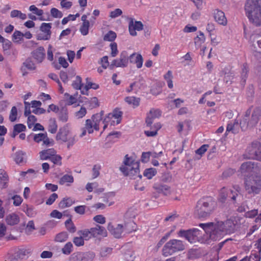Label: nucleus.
Segmentation results:
<instances>
[{
	"instance_id": "6e6d98bb",
	"label": "nucleus",
	"mask_w": 261,
	"mask_h": 261,
	"mask_svg": "<svg viewBox=\"0 0 261 261\" xmlns=\"http://www.w3.org/2000/svg\"><path fill=\"white\" fill-rule=\"evenodd\" d=\"M73 177L72 176L65 174L60 179V183L61 184H64L65 182H73Z\"/></svg>"
},
{
	"instance_id": "423d86ee",
	"label": "nucleus",
	"mask_w": 261,
	"mask_h": 261,
	"mask_svg": "<svg viewBox=\"0 0 261 261\" xmlns=\"http://www.w3.org/2000/svg\"><path fill=\"white\" fill-rule=\"evenodd\" d=\"M227 197L230 198L234 204H241L243 200V196L241 193L240 187L236 186L233 187V190L222 188L219 195L220 201L223 202Z\"/></svg>"
},
{
	"instance_id": "ea45409f",
	"label": "nucleus",
	"mask_w": 261,
	"mask_h": 261,
	"mask_svg": "<svg viewBox=\"0 0 261 261\" xmlns=\"http://www.w3.org/2000/svg\"><path fill=\"white\" fill-rule=\"evenodd\" d=\"M73 203V201L70 198H64L59 203V207L64 208L70 206Z\"/></svg>"
},
{
	"instance_id": "de8ad7c7",
	"label": "nucleus",
	"mask_w": 261,
	"mask_h": 261,
	"mask_svg": "<svg viewBox=\"0 0 261 261\" xmlns=\"http://www.w3.org/2000/svg\"><path fill=\"white\" fill-rule=\"evenodd\" d=\"M73 249V245L71 242L67 243L64 247L62 249L63 253L64 254L68 255L72 251Z\"/></svg>"
},
{
	"instance_id": "ddd939ff",
	"label": "nucleus",
	"mask_w": 261,
	"mask_h": 261,
	"mask_svg": "<svg viewBox=\"0 0 261 261\" xmlns=\"http://www.w3.org/2000/svg\"><path fill=\"white\" fill-rule=\"evenodd\" d=\"M199 230L197 228L190 229L188 230H180L177 234L180 237H184L191 243L195 242L199 234Z\"/></svg>"
},
{
	"instance_id": "bb28decb",
	"label": "nucleus",
	"mask_w": 261,
	"mask_h": 261,
	"mask_svg": "<svg viewBox=\"0 0 261 261\" xmlns=\"http://www.w3.org/2000/svg\"><path fill=\"white\" fill-rule=\"evenodd\" d=\"M103 115V112L101 111L99 113H97L93 115L91 117L92 122L94 124V129L98 130L99 129V123L101 122Z\"/></svg>"
},
{
	"instance_id": "393cba45",
	"label": "nucleus",
	"mask_w": 261,
	"mask_h": 261,
	"mask_svg": "<svg viewBox=\"0 0 261 261\" xmlns=\"http://www.w3.org/2000/svg\"><path fill=\"white\" fill-rule=\"evenodd\" d=\"M5 220L7 224L10 226L17 224L20 221L18 215L15 213L9 214L6 216Z\"/></svg>"
},
{
	"instance_id": "473e14b6",
	"label": "nucleus",
	"mask_w": 261,
	"mask_h": 261,
	"mask_svg": "<svg viewBox=\"0 0 261 261\" xmlns=\"http://www.w3.org/2000/svg\"><path fill=\"white\" fill-rule=\"evenodd\" d=\"M219 255L218 252L211 251L207 253L203 258L202 261H218Z\"/></svg>"
},
{
	"instance_id": "0eeeda50",
	"label": "nucleus",
	"mask_w": 261,
	"mask_h": 261,
	"mask_svg": "<svg viewBox=\"0 0 261 261\" xmlns=\"http://www.w3.org/2000/svg\"><path fill=\"white\" fill-rule=\"evenodd\" d=\"M124 165L120 167V170L126 176H134L138 175L140 178L142 175L139 174V164L136 162L128 154L125 155L123 160Z\"/></svg>"
},
{
	"instance_id": "13d9d810",
	"label": "nucleus",
	"mask_w": 261,
	"mask_h": 261,
	"mask_svg": "<svg viewBox=\"0 0 261 261\" xmlns=\"http://www.w3.org/2000/svg\"><path fill=\"white\" fill-rule=\"evenodd\" d=\"M87 113L86 109L85 107H81L80 110L75 113V117L77 119H80L83 118Z\"/></svg>"
},
{
	"instance_id": "4d7b16f0",
	"label": "nucleus",
	"mask_w": 261,
	"mask_h": 261,
	"mask_svg": "<svg viewBox=\"0 0 261 261\" xmlns=\"http://www.w3.org/2000/svg\"><path fill=\"white\" fill-rule=\"evenodd\" d=\"M37 121L36 117L34 115H29L28 116L27 124L29 128H31Z\"/></svg>"
},
{
	"instance_id": "412c9836",
	"label": "nucleus",
	"mask_w": 261,
	"mask_h": 261,
	"mask_svg": "<svg viewBox=\"0 0 261 261\" xmlns=\"http://www.w3.org/2000/svg\"><path fill=\"white\" fill-rule=\"evenodd\" d=\"M214 17L215 20L219 24L222 25H226L227 24V19L225 16L223 12L219 10H215L214 12Z\"/></svg>"
},
{
	"instance_id": "0e129e2a",
	"label": "nucleus",
	"mask_w": 261,
	"mask_h": 261,
	"mask_svg": "<svg viewBox=\"0 0 261 261\" xmlns=\"http://www.w3.org/2000/svg\"><path fill=\"white\" fill-rule=\"evenodd\" d=\"M27 215L30 217H33L35 216L36 212L32 207H29L27 206L26 208H24L23 211Z\"/></svg>"
},
{
	"instance_id": "b1692460",
	"label": "nucleus",
	"mask_w": 261,
	"mask_h": 261,
	"mask_svg": "<svg viewBox=\"0 0 261 261\" xmlns=\"http://www.w3.org/2000/svg\"><path fill=\"white\" fill-rule=\"evenodd\" d=\"M94 129V124L90 119L86 120L85 126L82 128V132L80 135L81 137H83L86 134L87 131L89 134H91L93 132Z\"/></svg>"
},
{
	"instance_id": "864d4df0",
	"label": "nucleus",
	"mask_w": 261,
	"mask_h": 261,
	"mask_svg": "<svg viewBox=\"0 0 261 261\" xmlns=\"http://www.w3.org/2000/svg\"><path fill=\"white\" fill-rule=\"evenodd\" d=\"M50 14L54 18H60L63 16L62 12L55 8H53L51 9Z\"/></svg>"
},
{
	"instance_id": "a211bd4d",
	"label": "nucleus",
	"mask_w": 261,
	"mask_h": 261,
	"mask_svg": "<svg viewBox=\"0 0 261 261\" xmlns=\"http://www.w3.org/2000/svg\"><path fill=\"white\" fill-rule=\"evenodd\" d=\"M32 55L37 63H41L45 57V50L43 47L40 46L32 51Z\"/></svg>"
},
{
	"instance_id": "69168bd1",
	"label": "nucleus",
	"mask_w": 261,
	"mask_h": 261,
	"mask_svg": "<svg viewBox=\"0 0 261 261\" xmlns=\"http://www.w3.org/2000/svg\"><path fill=\"white\" fill-rule=\"evenodd\" d=\"M149 115H151V117L154 119L159 117L161 115V111L158 109H151L150 110Z\"/></svg>"
},
{
	"instance_id": "4c0bfd02",
	"label": "nucleus",
	"mask_w": 261,
	"mask_h": 261,
	"mask_svg": "<svg viewBox=\"0 0 261 261\" xmlns=\"http://www.w3.org/2000/svg\"><path fill=\"white\" fill-rule=\"evenodd\" d=\"M10 17L11 18H17L21 20H25L27 19V15L22 13L20 11L18 10H13L10 13Z\"/></svg>"
},
{
	"instance_id": "f704fd0d",
	"label": "nucleus",
	"mask_w": 261,
	"mask_h": 261,
	"mask_svg": "<svg viewBox=\"0 0 261 261\" xmlns=\"http://www.w3.org/2000/svg\"><path fill=\"white\" fill-rule=\"evenodd\" d=\"M58 129V125L55 118H50L48 121V130L51 134H55Z\"/></svg>"
},
{
	"instance_id": "37998d69",
	"label": "nucleus",
	"mask_w": 261,
	"mask_h": 261,
	"mask_svg": "<svg viewBox=\"0 0 261 261\" xmlns=\"http://www.w3.org/2000/svg\"><path fill=\"white\" fill-rule=\"evenodd\" d=\"M68 234L66 232L63 231L57 234L55 238V241L58 242H63L67 240Z\"/></svg>"
},
{
	"instance_id": "49530a36",
	"label": "nucleus",
	"mask_w": 261,
	"mask_h": 261,
	"mask_svg": "<svg viewBox=\"0 0 261 261\" xmlns=\"http://www.w3.org/2000/svg\"><path fill=\"white\" fill-rule=\"evenodd\" d=\"M78 233L85 239L86 240H88L91 238L93 237L90 229H85L83 230H80L78 232Z\"/></svg>"
},
{
	"instance_id": "338daca9",
	"label": "nucleus",
	"mask_w": 261,
	"mask_h": 261,
	"mask_svg": "<svg viewBox=\"0 0 261 261\" xmlns=\"http://www.w3.org/2000/svg\"><path fill=\"white\" fill-rule=\"evenodd\" d=\"M73 242L76 246H82L84 244V239L82 237H74L73 239Z\"/></svg>"
},
{
	"instance_id": "39448f33",
	"label": "nucleus",
	"mask_w": 261,
	"mask_h": 261,
	"mask_svg": "<svg viewBox=\"0 0 261 261\" xmlns=\"http://www.w3.org/2000/svg\"><path fill=\"white\" fill-rule=\"evenodd\" d=\"M244 189L249 195H255L261 190V174L251 175L244 177Z\"/></svg>"
},
{
	"instance_id": "f8f14e48",
	"label": "nucleus",
	"mask_w": 261,
	"mask_h": 261,
	"mask_svg": "<svg viewBox=\"0 0 261 261\" xmlns=\"http://www.w3.org/2000/svg\"><path fill=\"white\" fill-rule=\"evenodd\" d=\"M129 62V56L126 51H122L119 56V58L114 59L110 65V68L113 69L116 67H126Z\"/></svg>"
},
{
	"instance_id": "4be33fe9",
	"label": "nucleus",
	"mask_w": 261,
	"mask_h": 261,
	"mask_svg": "<svg viewBox=\"0 0 261 261\" xmlns=\"http://www.w3.org/2000/svg\"><path fill=\"white\" fill-rule=\"evenodd\" d=\"M241 128L240 123L236 119L231 120L228 122L226 127V132H232L236 134L239 132V129Z\"/></svg>"
},
{
	"instance_id": "dca6fc26",
	"label": "nucleus",
	"mask_w": 261,
	"mask_h": 261,
	"mask_svg": "<svg viewBox=\"0 0 261 261\" xmlns=\"http://www.w3.org/2000/svg\"><path fill=\"white\" fill-rule=\"evenodd\" d=\"M70 130L68 125L61 128L56 136L57 141H61L62 142H66L68 140Z\"/></svg>"
},
{
	"instance_id": "a19ab883",
	"label": "nucleus",
	"mask_w": 261,
	"mask_h": 261,
	"mask_svg": "<svg viewBox=\"0 0 261 261\" xmlns=\"http://www.w3.org/2000/svg\"><path fill=\"white\" fill-rule=\"evenodd\" d=\"M135 223L133 221H129L124 224L123 226L124 231L127 233H130L133 231L135 230Z\"/></svg>"
},
{
	"instance_id": "a18cd8bd",
	"label": "nucleus",
	"mask_w": 261,
	"mask_h": 261,
	"mask_svg": "<svg viewBox=\"0 0 261 261\" xmlns=\"http://www.w3.org/2000/svg\"><path fill=\"white\" fill-rule=\"evenodd\" d=\"M68 119V116L67 110L65 109H62L59 114V119L63 122H65L67 121Z\"/></svg>"
},
{
	"instance_id": "c756f323",
	"label": "nucleus",
	"mask_w": 261,
	"mask_h": 261,
	"mask_svg": "<svg viewBox=\"0 0 261 261\" xmlns=\"http://www.w3.org/2000/svg\"><path fill=\"white\" fill-rule=\"evenodd\" d=\"M8 176L6 172L3 169H0V185L2 188L7 187Z\"/></svg>"
},
{
	"instance_id": "72a5a7b5",
	"label": "nucleus",
	"mask_w": 261,
	"mask_h": 261,
	"mask_svg": "<svg viewBox=\"0 0 261 261\" xmlns=\"http://www.w3.org/2000/svg\"><path fill=\"white\" fill-rule=\"evenodd\" d=\"M153 188L159 193H163L165 195H167L170 193V187L166 185L158 184L155 185Z\"/></svg>"
},
{
	"instance_id": "1a4fd4ad",
	"label": "nucleus",
	"mask_w": 261,
	"mask_h": 261,
	"mask_svg": "<svg viewBox=\"0 0 261 261\" xmlns=\"http://www.w3.org/2000/svg\"><path fill=\"white\" fill-rule=\"evenodd\" d=\"M240 171L244 175H255L261 173V168L257 166V163L251 161L243 163L240 168Z\"/></svg>"
},
{
	"instance_id": "c03bdc74",
	"label": "nucleus",
	"mask_w": 261,
	"mask_h": 261,
	"mask_svg": "<svg viewBox=\"0 0 261 261\" xmlns=\"http://www.w3.org/2000/svg\"><path fill=\"white\" fill-rule=\"evenodd\" d=\"M67 229L70 232L73 233L76 231V227L71 219L67 220L65 222Z\"/></svg>"
},
{
	"instance_id": "e2e57ef3",
	"label": "nucleus",
	"mask_w": 261,
	"mask_h": 261,
	"mask_svg": "<svg viewBox=\"0 0 261 261\" xmlns=\"http://www.w3.org/2000/svg\"><path fill=\"white\" fill-rule=\"evenodd\" d=\"M101 169V166L99 165H95L92 168V177L95 178L99 175V171Z\"/></svg>"
},
{
	"instance_id": "f3484780",
	"label": "nucleus",
	"mask_w": 261,
	"mask_h": 261,
	"mask_svg": "<svg viewBox=\"0 0 261 261\" xmlns=\"http://www.w3.org/2000/svg\"><path fill=\"white\" fill-rule=\"evenodd\" d=\"M108 229L112 235L116 238H120L124 231L123 226L121 224H118L115 227L111 223L108 224Z\"/></svg>"
},
{
	"instance_id": "09e8293b",
	"label": "nucleus",
	"mask_w": 261,
	"mask_h": 261,
	"mask_svg": "<svg viewBox=\"0 0 261 261\" xmlns=\"http://www.w3.org/2000/svg\"><path fill=\"white\" fill-rule=\"evenodd\" d=\"M72 86L75 89H81V87L83 86V84H82V78L79 76H76L75 80L72 83Z\"/></svg>"
},
{
	"instance_id": "f03ea898",
	"label": "nucleus",
	"mask_w": 261,
	"mask_h": 261,
	"mask_svg": "<svg viewBox=\"0 0 261 261\" xmlns=\"http://www.w3.org/2000/svg\"><path fill=\"white\" fill-rule=\"evenodd\" d=\"M244 9L250 22L256 27L261 26V0H247Z\"/></svg>"
},
{
	"instance_id": "c9c22d12",
	"label": "nucleus",
	"mask_w": 261,
	"mask_h": 261,
	"mask_svg": "<svg viewBox=\"0 0 261 261\" xmlns=\"http://www.w3.org/2000/svg\"><path fill=\"white\" fill-rule=\"evenodd\" d=\"M125 101L129 105H133L134 108H136L139 106L140 99L134 96H128L125 98Z\"/></svg>"
},
{
	"instance_id": "cd10ccee",
	"label": "nucleus",
	"mask_w": 261,
	"mask_h": 261,
	"mask_svg": "<svg viewBox=\"0 0 261 261\" xmlns=\"http://www.w3.org/2000/svg\"><path fill=\"white\" fill-rule=\"evenodd\" d=\"M92 19L93 20L91 19L90 22L85 21L84 22L82 23V24L80 29V31L83 35L86 36L89 33V29L90 25V24L92 25L93 24L95 18L92 17Z\"/></svg>"
},
{
	"instance_id": "774afa93",
	"label": "nucleus",
	"mask_w": 261,
	"mask_h": 261,
	"mask_svg": "<svg viewBox=\"0 0 261 261\" xmlns=\"http://www.w3.org/2000/svg\"><path fill=\"white\" fill-rule=\"evenodd\" d=\"M95 256L93 252H84V261H92Z\"/></svg>"
},
{
	"instance_id": "7c9ffc66",
	"label": "nucleus",
	"mask_w": 261,
	"mask_h": 261,
	"mask_svg": "<svg viewBox=\"0 0 261 261\" xmlns=\"http://www.w3.org/2000/svg\"><path fill=\"white\" fill-rule=\"evenodd\" d=\"M26 153L22 150H18L14 154V160L18 164H21L23 162Z\"/></svg>"
},
{
	"instance_id": "2eb2a0df",
	"label": "nucleus",
	"mask_w": 261,
	"mask_h": 261,
	"mask_svg": "<svg viewBox=\"0 0 261 261\" xmlns=\"http://www.w3.org/2000/svg\"><path fill=\"white\" fill-rule=\"evenodd\" d=\"M128 30L130 35L136 36V31H140L143 29V24L140 21H134L132 18H129Z\"/></svg>"
},
{
	"instance_id": "f257e3e1",
	"label": "nucleus",
	"mask_w": 261,
	"mask_h": 261,
	"mask_svg": "<svg viewBox=\"0 0 261 261\" xmlns=\"http://www.w3.org/2000/svg\"><path fill=\"white\" fill-rule=\"evenodd\" d=\"M199 226L213 241L219 240L226 234L233 233L237 229V222L231 219L224 221L200 223Z\"/></svg>"
},
{
	"instance_id": "7ed1b4c3",
	"label": "nucleus",
	"mask_w": 261,
	"mask_h": 261,
	"mask_svg": "<svg viewBox=\"0 0 261 261\" xmlns=\"http://www.w3.org/2000/svg\"><path fill=\"white\" fill-rule=\"evenodd\" d=\"M216 203L211 197L203 198L198 201L195 214L199 218H206L213 212Z\"/></svg>"
},
{
	"instance_id": "5701e85b",
	"label": "nucleus",
	"mask_w": 261,
	"mask_h": 261,
	"mask_svg": "<svg viewBox=\"0 0 261 261\" xmlns=\"http://www.w3.org/2000/svg\"><path fill=\"white\" fill-rule=\"evenodd\" d=\"M57 151L54 148H49L42 150L39 152L40 159L41 160H50Z\"/></svg>"
},
{
	"instance_id": "9d476101",
	"label": "nucleus",
	"mask_w": 261,
	"mask_h": 261,
	"mask_svg": "<svg viewBox=\"0 0 261 261\" xmlns=\"http://www.w3.org/2000/svg\"><path fill=\"white\" fill-rule=\"evenodd\" d=\"M244 158L248 159H256L261 161V143L253 142L246 149Z\"/></svg>"
},
{
	"instance_id": "58836bf2",
	"label": "nucleus",
	"mask_w": 261,
	"mask_h": 261,
	"mask_svg": "<svg viewBox=\"0 0 261 261\" xmlns=\"http://www.w3.org/2000/svg\"><path fill=\"white\" fill-rule=\"evenodd\" d=\"M248 68L246 64H243L241 73V84L244 85L247 78Z\"/></svg>"
},
{
	"instance_id": "2f4dec72",
	"label": "nucleus",
	"mask_w": 261,
	"mask_h": 261,
	"mask_svg": "<svg viewBox=\"0 0 261 261\" xmlns=\"http://www.w3.org/2000/svg\"><path fill=\"white\" fill-rule=\"evenodd\" d=\"M25 129L26 126L24 124L20 123L15 124L13 127V132L11 135V137L15 138L19 133L25 131Z\"/></svg>"
},
{
	"instance_id": "bf43d9fd",
	"label": "nucleus",
	"mask_w": 261,
	"mask_h": 261,
	"mask_svg": "<svg viewBox=\"0 0 261 261\" xmlns=\"http://www.w3.org/2000/svg\"><path fill=\"white\" fill-rule=\"evenodd\" d=\"M112 250V248L107 247H102L100 250V255L102 257H106L111 254Z\"/></svg>"
},
{
	"instance_id": "79ce46f5",
	"label": "nucleus",
	"mask_w": 261,
	"mask_h": 261,
	"mask_svg": "<svg viewBox=\"0 0 261 261\" xmlns=\"http://www.w3.org/2000/svg\"><path fill=\"white\" fill-rule=\"evenodd\" d=\"M156 174V170L154 168H148L144 170L143 175L148 179H151Z\"/></svg>"
},
{
	"instance_id": "9b49d317",
	"label": "nucleus",
	"mask_w": 261,
	"mask_h": 261,
	"mask_svg": "<svg viewBox=\"0 0 261 261\" xmlns=\"http://www.w3.org/2000/svg\"><path fill=\"white\" fill-rule=\"evenodd\" d=\"M122 115V112L118 109H115L112 113L108 114L102 122L104 124L103 130L109 124L114 126L119 124L121 120Z\"/></svg>"
},
{
	"instance_id": "a878e982",
	"label": "nucleus",
	"mask_w": 261,
	"mask_h": 261,
	"mask_svg": "<svg viewBox=\"0 0 261 261\" xmlns=\"http://www.w3.org/2000/svg\"><path fill=\"white\" fill-rule=\"evenodd\" d=\"M91 232L93 237H96L98 235L106 236L107 231L103 226L97 225L95 227L90 228Z\"/></svg>"
},
{
	"instance_id": "8fccbe9b",
	"label": "nucleus",
	"mask_w": 261,
	"mask_h": 261,
	"mask_svg": "<svg viewBox=\"0 0 261 261\" xmlns=\"http://www.w3.org/2000/svg\"><path fill=\"white\" fill-rule=\"evenodd\" d=\"M116 37V34L112 31L108 32L104 36L103 40L105 41H113Z\"/></svg>"
},
{
	"instance_id": "680f3d73",
	"label": "nucleus",
	"mask_w": 261,
	"mask_h": 261,
	"mask_svg": "<svg viewBox=\"0 0 261 261\" xmlns=\"http://www.w3.org/2000/svg\"><path fill=\"white\" fill-rule=\"evenodd\" d=\"M29 10L32 11L34 14L38 16H42L43 14V11L41 9H39L35 5H31L29 7Z\"/></svg>"
},
{
	"instance_id": "5fc2aeb1",
	"label": "nucleus",
	"mask_w": 261,
	"mask_h": 261,
	"mask_svg": "<svg viewBox=\"0 0 261 261\" xmlns=\"http://www.w3.org/2000/svg\"><path fill=\"white\" fill-rule=\"evenodd\" d=\"M49 160L51 161L55 165L60 166L62 164V157L60 155L57 154L56 153L53 155Z\"/></svg>"
},
{
	"instance_id": "6ab92c4d",
	"label": "nucleus",
	"mask_w": 261,
	"mask_h": 261,
	"mask_svg": "<svg viewBox=\"0 0 261 261\" xmlns=\"http://www.w3.org/2000/svg\"><path fill=\"white\" fill-rule=\"evenodd\" d=\"M129 61L130 63L135 64L138 68H140L143 65V59L140 54L135 53L129 56Z\"/></svg>"
},
{
	"instance_id": "603ef678",
	"label": "nucleus",
	"mask_w": 261,
	"mask_h": 261,
	"mask_svg": "<svg viewBox=\"0 0 261 261\" xmlns=\"http://www.w3.org/2000/svg\"><path fill=\"white\" fill-rule=\"evenodd\" d=\"M17 109L16 107L14 106L12 108L9 115V119L11 122H14L17 118Z\"/></svg>"
},
{
	"instance_id": "c85d7f7f",
	"label": "nucleus",
	"mask_w": 261,
	"mask_h": 261,
	"mask_svg": "<svg viewBox=\"0 0 261 261\" xmlns=\"http://www.w3.org/2000/svg\"><path fill=\"white\" fill-rule=\"evenodd\" d=\"M36 68V66L34 62L32 61L30 58H28L23 63L22 66L21 67V71L23 72V71L25 70V69H28L30 70H35Z\"/></svg>"
},
{
	"instance_id": "6e6552de",
	"label": "nucleus",
	"mask_w": 261,
	"mask_h": 261,
	"mask_svg": "<svg viewBox=\"0 0 261 261\" xmlns=\"http://www.w3.org/2000/svg\"><path fill=\"white\" fill-rule=\"evenodd\" d=\"M185 248L182 241L176 239L170 240L163 247V254L165 256H168L176 252L182 251Z\"/></svg>"
},
{
	"instance_id": "3c124183",
	"label": "nucleus",
	"mask_w": 261,
	"mask_h": 261,
	"mask_svg": "<svg viewBox=\"0 0 261 261\" xmlns=\"http://www.w3.org/2000/svg\"><path fill=\"white\" fill-rule=\"evenodd\" d=\"M88 107L92 109L99 106L98 100L97 97H94L91 98L88 102Z\"/></svg>"
},
{
	"instance_id": "aec40b11",
	"label": "nucleus",
	"mask_w": 261,
	"mask_h": 261,
	"mask_svg": "<svg viewBox=\"0 0 261 261\" xmlns=\"http://www.w3.org/2000/svg\"><path fill=\"white\" fill-rule=\"evenodd\" d=\"M16 252L18 257L23 259L28 258L31 255L32 249L31 247H22L18 248Z\"/></svg>"
},
{
	"instance_id": "20e7f679",
	"label": "nucleus",
	"mask_w": 261,
	"mask_h": 261,
	"mask_svg": "<svg viewBox=\"0 0 261 261\" xmlns=\"http://www.w3.org/2000/svg\"><path fill=\"white\" fill-rule=\"evenodd\" d=\"M247 115H252V119L248 122L246 121L247 118L243 117L241 120V128L244 131L256 126L261 118V107H250L247 110Z\"/></svg>"
},
{
	"instance_id": "e433bc0d",
	"label": "nucleus",
	"mask_w": 261,
	"mask_h": 261,
	"mask_svg": "<svg viewBox=\"0 0 261 261\" xmlns=\"http://www.w3.org/2000/svg\"><path fill=\"white\" fill-rule=\"evenodd\" d=\"M205 40V38L204 35V34L202 32L200 31L199 35L194 38V43L195 46H196V48H199L202 45V44H203Z\"/></svg>"
},
{
	"instance_id": "4468645a",
	"label": "nucleus",
	"mask_w": 261,
	"mask_h": 261,
	"mask_svg": "<svg viewBox=\"0 0 261 261\" xmlns=\"http://www.w3.org/2000/svg\"><path fill=\"white\" fill-rule=\"evenodd\" d=\"M51 23H42L40 27V32L37 35V39L38 40H48L51 36Z\"/></svg>"
},
{
	"instance_id": "052dcab7",
	"label": "nucleus",
	"mask_w": 261,
	"mask_h": 261,
	"mask_svg": "<svg viewBox=\"0 0 261 261\" xmlns=\"http://www.w3.org/2000/svg\"><path fill=\"white\" fill-rule=\"evenodd\" d=\"M208 147V145L207 144L202 145L199 148L195 151L196 154L199 155L201 157L206 152Z\"/></svg>"
}]
</instances>
